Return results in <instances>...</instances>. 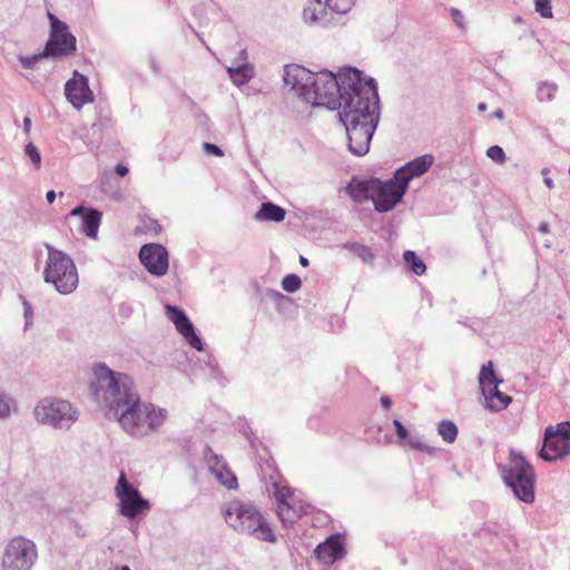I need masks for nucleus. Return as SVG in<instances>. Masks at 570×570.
I'll return each instance as SVG.
<instances>
[{"label": "nucleus", "mask_w": 570, "mask_h": 570, "mask_svg": "<svg viewBox=\"0 0 570 570\" xmlns=\"http://www.w3.org/2000/svg\"><path fill=\"white\" fill-rule=\"evenodd\" d=\"M90 393L105 409L108 419L116 420L130 435L141 438L157 431L167 419V410L141 403L132 379L109 368L105 363L92 367Z\"/></svg>", "instance_id": "1"}, {"label": "nucleus", "mask_w": 570, "mask_h": 570, "mask_svg": "<svg viewBox=\"0 0 570 570\" xmlns=\"http://www.w3.org/2000/svg\"><path fill=\"white\" fill-rule=\"evenodd\" d=\"M370 78L358 68L351 66L342 67L337 73L323 69L307 75L299 96L313 106L341 111L345 102H354L364 88L371 85Z\"/></svg>", "instance_id": "2"}, {"label": "nucleus", "mask_w": 570, "mask_h": 570, "mask_svg": "<svg viewBox=\"0 0 570 570\" xmlns=\"http://www.w3.org/2000/svg\"><path fill=\"white\" fill-rule=\"evenodd\" d=\"M370 83L354 102H345L337 112L346 131L348 151L357 157L368 153L381 116L377 82L370 78Z\"/></svg>", "instance_id": "3"}, {"label": "nucleus", "mask_w": 570, "mask_h": 570, "mask_svg": "<svg viewBox=\"0 0 570 570\" xmlns=\"http://www.w3.org/2000/svg\"><path fill=\"white\" fill-rule=\"evenodd\" d=\"M225 522L238 533L254 535L256 539L274 543L276 535L271 524L258 509L246 501L234 499L226 503Z\"/></svg>", "instance_id": "4"}, {"label": "nucleus", "mask_w": 570, "mask_h": 570, "mask_svg": "<svg viewBox=\"0 0 570 570\" xmlns=\"http://www.w3.org/2000/svg\"><path fill=\"white\" fill-rule=\"evenodd\" d=\"M43 246L47 249L42 273L45 283L53 285L61 295L73 293L79 284V275L73 259L50 243H45Z\"/></svg>", "instance_id": "5"}, {"label": "nucleus", "mask_w": 570, "mask_h": 570, "mask_svg": "<svg viewBox=\"0 0 570 570\" xmlns=\"http://www.w3.org/2000/svg\"><path fill=\"white\" fill-rule=\"evenodd\" d=\"M276 500V514L285 527L294 525L308 513L309 504L296 494L286 480L278 478L272 483Z\"/></svg>", "instance_id": "6"}, {"label": "nucleus", "mask_w": 570, "mask_h": 570, "mask_svg": "<svg viewBox=\"0 0 570 570\" xmlns=\"http://www.w3.org/2000/svg\"><path fill=\"white\" fill-rule=\"evenodd\" d=\"M38 422L55 429L68 430L79 419V411L69 401L61 399H43L33 410Z\"/></svg>", "instance_id": "7"}, {"label": "nucleus", "mask_w": 570, "mask_h": 570, "mask_svg": "<svg viewBox=\"0 0 570 570\" xmlns=\"http://www.w3.org/2000/svg\"><path fill=\"white\" fill-rule=\"evenodd\" d=\"M570 454V421L546 428L539 456L551 462L563 460Z\"/></svg>", "instance_id": "8"}, {"label": "nucleus", "mask_w": 570, "mask_h": 570, "mask_svg": "<svg viewBox=\"0 0 570 570\" xmlns=\"http://www.w3.org/2000/svg\"><path fill=\"white\" fill-rule=\"evenodd\" d=\"M50 36L43 50L50 58H62L76 51V37L69 31L66 22L61 21L53 13L49 12Z\"/></svg>", "instance_id": "9"}, {"label": "nucleus", "mask_w": 570, "mask_h": 570, "mask_svg": "<svg viewBox=\"0 0 570 570\" xmlns=\"http://www.w3.org/2000/svg\"><path fill=\"white\" fill-rule=\"evenodd\" d=\"M36 559L37 549L32 541L22 537L13 538L3 556V570H30Z\"/></svg>", "instance_id": "10"}, {"label": "nucleus", "mask_w": 570, "mask_h": 570, "mask_svg": "<svg viewBox=\"0 0 570 570\" xmlns=\"http://www.w3.org/2000/svg\"><path fill=\"white\" fill-rule=\"evenodd\" d=\"M373 183L375 186L372 202L377 213H387L394 209L407 191L406 186L394 174L391 179L384 181L376 178Z\"/></svg>", "instance_id": "11"}, {"label": "nucleus", "mask_w": 570, "mask_h": 570, "mask_svg": "<svg viewBox=\"0 0 570 570\" xmlns=\"http://www.w3.org/2000/svg\"><path fill=\"white\" fill-rule=\"evenodd\" d=\"M115 492L116 497L119 499V512L124 517L134 519L149 511V502L128 482L124 472H120Z\"/></svg>", "instance_id": "12"}, {"label": "nucleus", "mask_w": 570, "mask_h": 570, "mask_svg": "<svg viewBox=\"0 0 570 570\" xmlns=\"http://www.w3.org/2000/svg\"><path fill=\"white\" fill-rule=\"evenodd\" d=\"M504 482L513 490L514 494L523 502L534 500V473L532 465H510L503 470Z\"/></svg>", "instance_id": "13"}, {"label": "nucleus", "mask_w": 570, "mask_h": 570, "mask_svg": "<svg viewBox=\"0 0 570 570\" xmlns=\"http://www.w3.org/2000/svg\"><path fill=\"white\" fill-rule=\"evenodd\" d=\"M167 317L174 323L178 333L184 337L188 345L199 352L204 351L205 343L197 334L194 324L186 312L176 306L167 304L165 306Z\"/></svg>", "instance_id": "14"}, {"label": "nucleus", "mask_w": 570, "mask_h": 570, "mask_svg": "<svg viewBox=\"0 0 570 570\" xmlns=\"http://www.w3.org/2000/svg\"><path fill=\"white\" fill-rule=\"evenodd\" d=\"M139 261L154 276L160 277L167 274L169 261L167 248L157 243L145 244L139 249Z\"/></svg>", "instance_id": "15"}, {"label": "nucleus", "mask_w": 570, "mask_h": 570, "mask_svg": "<svg viewBox=\"0 0 570 570\" xmlns=\"http://www.w3.org/2000/svg\"><path fill=\"white\" fill-rule=\"evenodd\" d=\"M65 95L68 101L76 108L81 109L83 105L92 101L94 94L89 88L88 78L77 70L73 77L65 85Z\"/></svg>", "instance_id": "16"}, {"label": "nucleus", "mask_w": 570, "mask_h": 570, "mask_svg": "<svg viewBox=\"0 0 570 570\" xmlns=\"http://www.w3.org/2000/svg\"><path fill=\"white\" fill-rule=\"evenodd\" d=\"M345 544L346 538L344 534H332L315 548V558L324 564H333L345 556Z\"/></svg>", "instance_id": "17"}, {"label": "nucleus", "mask_w": 570, "mask_h": 570, "mask_svg": "<svg viewBox=\"0 0 570 570\" xmlns=\"http://www.w3.org/2000/svg\"><path fill=\"white\" fill-rule=\"evenodd\" d=\"M433 161L434 157L430 154L419 156L396 169L394 175L409 189L410 181L424 175L431 168Z\"/></svg>", "instance_id": "18"}, {"label": "nucleus", "mask_w": 570, "mask_h": 570, "mask_svg": "<svg viewBox=\"0 0 570 570\" xmlns=\"http://www.w3.org/2000/svg\"><path fill=\"white\" fill-rule=\"evenodd\" d=\"M70 215L79 216L81 218V230L87 237L91 239L97 238L102 218V213L100 210L80 205L72 208Z\"/></svg>", "instance_id": "19"}, {"label": "nucleus", "mask_w": 570, "mask_h": 570, "mask_svg": "<svg viewBox=\"0 0 570 570\" xmlns=\"http://www.w3.org/2000/svg\"><path fill=\"white\" fill-rule=\"evenodd\" d=\"M376 177L371 178H360L357 176H353L351 180L347 183L345 187L346 194L350 198L358 204H362L365 200H372L374 194V180Z\"/></svg>", "instance_id": "20"}, {"label": "nucleus", "mask_w": 570, "mask_h": 570, "mask_svg": "<svg viewBox=\"0 0 570 570\" xmlns=\"http://www.w3.org/2000/svg\"><path fill=\"white\" fill-rule=\"evenodd\" d=\"M327 8L325 0H309L303 9L304 22L309 27H328L331 21L327 19Z\"/></svg>", "instance_id": "21"}, {"label": "nucleus", "mask_w": 570, "mask_h": 570, "mask_svg": "<svg viewBox=\"0 0 570 570\" xmlns=\"http://www.w3.org/2000/svg\"><path fill=\"white\" fill-rule=\"evenodd\" d=\"M184 450L190 454L194 460L203 463H220L223 456L212 450V448L202 441L185 440Z\"/></svg>", "instance_id": "22"}, {"label": "nucleus", "mask_w": 570, "mask_h": 570, "mask_svg": "<svg viewBox=\"0 0 570 570\" xmlns=\"http://www.w3.org/2000/svg\"><path fill=\"white\" fill-rule=\"evenodd\" d=\"M226 71L232 82L238 88L248 83L255 77L254 65H252L248 61L239 62L236 66L227 67Z\"/></svg>", "instance_id": "23"}, {"label": "nucleus", "mask_w": 570, "mask_h": 570, "mask_svg": "<svg viewBox=\"0 0 570 570\" xmlns=\"http://www.w3.org/2000/svg\"><path fill=\"white\" fill-rule=\"evenodd\" d=\"M286 212L283 207L272 203L263 202L259 209L254 214L256 222L281 223L285 219Z\"/></svg>", "instance_id": "24"}, {"label": "nucleus", "mask_w": 570, "mask_h": 570, "mask_svg": "<svg viewBox=\"0 0 570 570\" xmlns=\"http://www.w3.org/2000/svg\"><path fill=\"white\" fill-rule=\"evenodd\" d=\"M498 386L499 385L487 389L484 395L487 407L492 412H500L507 409L512 402V397L501 392Z\"/></svg>", "instance_id": "25"}, {"label": "nucleus", "mask_w": 570, "mask_h": 570, "mask_svg": "<svg viewBox=\"0 0 570 570\" xmlns=\"http://www.w3.org/2000/svg\"><path fill=\"white\" fill-rule=\"evenodd\" d=\"M309 73V71L298 66H285L283 80L299 94L302 85L305 82V79Z\"/></svg>", "instance_id": "26"}, {"label": "nucleus", "mask_w": 570, "mask_h": 570, "mask_svg": "<svg viewBox=\"0 0 570 570\" xmlns=\"http://www.w3.org/2000/svg\"><path fill=\"white\" fill-rule=\"evenodd\" d=\"M209 471L225 488L236 489L238 487L235 473L227 465H210Z\"/></svg>", "instance_id": "27"}, {"label": "nucleus", "mask_w": 570, "mask_h": 570, "mask_svg": "<svg viewBox=\"0 0 570 570\" xmlns=\"http://www.w3.org/2000/svg\"><path fill=\"white\" fill-rule=\"evenodd\" d=\"M501 382L502 380L495 375L492 362L481 366L479 384L483 395H485L487 389L499 385Z\"/></svg>", "instance_id": "28"}, {"label": "nucleus", "mask_w": 570, "mask_h": 570, "mask_svg": "<svg viewBox=\"0 0 570 570\" xmlns=\"http://www.w3.org/2000/svg\"><path fill=\"white\" fill-rule=\"evenodd\" d=\"M403 261L405 268L416 276H422L426 272L424 261L414 250H405L403 253Z\"/></svg>", "instance_id": "29"}, {"label": "nucleus", "mask_w": 570, "mask_h": 570, "mask_svg": "<svg viewBox=\"0 0 570 570\" xmlns=\"http://www.w3.org/2000/svg\"><path fill=\"white\" fill-rule=\"evenodd\" d=\"M245 434L246 439L249 442L252 452L255 453L257 460L256 463H269V461L273 459L269 449L257 438H252L250 435H248L246 431Z\"/></svg>", "instance_id": "30"}, {"label": "nucleus", "mask_w": 570, "mask_h": 570, "mask_svg": "<svg viewBox=\"0 0 570 570\" xmlns=\"http://www.w3.org/2000/svg\"><path fill=\"white\" fill-rule=\"evenodd\" d=\"M438 433L446 443H453L458 438V426L451 420H442L438 424Z\"/></svg>", "instance_id": "31"}, {"label": "nucleus", "mask_w": 570, "mask_h": 570, "mask_svg": "<svg viewBox=\"0 0 570 570\" xmlns=\"http://www.w3.org/2000/svg\"><path fill=\"white\" fill-rule=\"evenodd\" d=\"M345 248L351 249L355 255H357L364 263L373 264L375 255L372 249L360 243H347L344 245Z\"/></svg>", "instance_id": "32"}, {"label": "nucleus", "mask_w": 570, "mask_h": 570, "mask_svg": "<svg viewBox=\"0 0 570 570\" xmlns=\"http://www.w3.org/2000/svg\"><path fill=\"white\" fill-rule=\"evenodd\" d=\"M557 90H558L557 83L549 82V81H542L538 85L537 98L541 102L551 101L554 98Z\"/></svg>", "instance_id": "33"}, {"label": "nucleus", "mask_w": 570, "mask_h": 570, "mask_svg": "<svg viewBox=\"0 0 570 570\" xmlns=\"http://www.w3.org/2000/svg\"><path fill=\"white\" fill-rule=\"evenodd\" d=\"M356 0H325L326 6L333 12L345 14L351 11Z\"/></svg>", "instance_id": "34"}, {"label": "nucleus", "mask_w": 570, "mask_h": 570, "mask_svg": "<svg viewBox=\"0 0 570 570\" xmlns=\"http://www.w3.org/2000/svg\"><path fill=\"white\" fill-rule=\"evenodd\" d=\"M301 286L302 281L296 274H287L282 279V288L288 294L297 292Z\"/></svg>", "instance_id": "35"}, {"label": "nucleus", "mask_w": 570, "mask_h": 570, "mask_svg": "<svg viewBox=\"0 0 570 570\" xmlns=\"http://www.w3.org/2000/svg\"><path fill=\"white\" fill-rule=\"evenodd\" d=\"M16 402L14 400L6 394L0 393V419L6 420L11 415V411L14 409Z\"/></svg>", "instance_id": "36"}, {"label": "nucleus", "mask_w": 570, "mask_h": 570, "mask_svg": "<svg viewBox=\"0 0 570 570\" xmlns=\"http://www.w3.org/2000/svg\"><path fill=\"white\" fill-rule=\"evenodd\" d=\"M45 58H50L48 55H46L45 50H42L39 53H35L32 56H23V55L18 56V60L21 62L22 67L26 69H35L37 62H39L40 60H42Z\"/></svg>", "instance_id": "37"}, {"label": "nucleus", "mask_w": 570, "mask_h": 570, "mask_svg": "<svg viewBox=\"0 0 570 570\" xmlns=\"http://www.w3.org/2000/svg\"><path fill=\"white\" fill-rule=\"evenodd\" d=\"M407 444L413 450H417L420 452H425V453H430V454L441 451V450L436 449L435 446H432V445L423 442L417 435H413V436L409 438Z\"/></svg>", "instance_id": "38"}, {"label": "nucleus", "mask_w": 570, "mask_h": 570, "mask_svg": "<svg viewBox=\"0 0 570 570\" xmlns=\"http://www.w3.org/2000/svg\"><path fill=\"white\" fill-rule=\"evenodd\" d=\"M24 154L30 159V161L32 163V165L36 168L40 167V165H41V155H40L39 149L37 148V146L35 144L28 142L26 145V147H24Z\"/></svg>", "instance_id": "39"}, {"label": "nucleus", "mask_w": 570, "mask_h": 570, "mask_svg": "<svg viewBox=\"0 0 570 570\" xmlns=\"http://www.w3.org/2000/svg\"><path fill=\"white\" fill-rule=\"evenodd\" d=\"M534 9L542 18H552L551 0H534Z\"/></svg>", "instance_id": "40"}, {"label": "nucleus", "mask_w": 570, "mask_h": 570, "mask_svg": "<svg viewBox=\"0 0 570 570\" xmlns=\"http://www.w3.org/2000/svg\"><path fill=\"white\" fill-rule=\"evenodd\" d=\"M19 298L21 299V303L23 306L24 330H28L32 325L33 309H32L31 304L28 302V299L23 295L20 294Z\"/></svg>", "instance_id": "41"}, {"label": "nucleus", "mask_w": 570, "mask_h": 570, "mask_svg": "<svg viewBox=\"0 0 570 570\" xmlns=\"http://www.w3.org/2000/svg\"><path fill=\"white\" fill-rule=\"evenodd\" d=\"M142 226L147 233H150L153 236H157L161 233V225L159 222L151 217H145L141 219Z\"/></svg>", "instance_id": "42"}, {"label": "nucleus", "mask_w": 570, "mask_h": 570, "mask_svg": "<svg viewBox=\"0 0 570 570\" xmlns=\"http://www.w3.org/2000/svg\"><path fill=\"white\" fill-rule=\"evenodd\" d=\"M393 425L395 428V435H396L399 442L407 444L409 438H411L413 435L409 433L407 429L404 426V424L400 420L395 419L393 421Z\"/></svg>", "instance_id": "43"}, {"label": "nucleus", "mask_w": 570, "mask_h": 570, "mask_svg": "<svg viewBox=\"0 0 570 570\" xmlns=\"http://www.w3.org/2000/svg\"><path fill=\"white\" fill-rule=\"evenodd\" d=\"M487 156L498 164H502L505 160V153L502 147L494 145L488 148Z\"/></svg>", "instance_id": "44"}, {"label": "nucleus", "mask_w": 570, "mask_h": 570, "mask_svg": "<svg viewBox=\"0 0 570 570\" xmlns=\"http://www.w3.org/2000/svg\"><path fill=\"white\" fill-rule=\"evenodd\" d=\"M203 149L208 155H213V156H216V157L224 156L223 149L219 146H217L215 144H212V142H204L203 144Z\"/></svg>", "instance_id": "45"}, {"label": "nucleus", "mask_w": 570, "mask_h": 570, "mask_svg": "<svg viewBox=\"0 0 570 570\" xmlns=\"http://www.w3.org/2000/svg\"><path fill=\"white\" fill-rule=\"evenodd\" d=\"M450 14H451L454 23L459 28H462L464 26V16H463L461 10H459L458 8H451L450 9Z\"/></svg>", "instance_id": "46"}, {"label": "nucleus", "mask_w": 570, "mask_h": 570, "mask_svg": "<svg viewBox=\"0 0 570 570\" xmlns=\"http://www.w3.org/2000/svg\"><path fill=\"white\" fill-rule=\"evenodd\" d=\"M509 453H510V463H528V461L525 460V458L523 456V454L521 452L510 449Z\"/></svg>", "instance_id": "47"}, {"label": "nucleus", "mask_w": 570, "mask_h": 570, "mask_svg": "<svg viewBox=\"0 0 570 570\" xmlns=\"http://www.w3.org/2000/svg\"><path fill=\"white\" fill-rule=\"evenodd\" d=\"M110 179H111V174L104 173L100 176V178H99V186H100V190L102 193H108L109 191V189L107 188V185H108Z\"/></svg>", "instance_id": "48"}, {"label": "nucleus", "mask_w": 570, "mask_h": 570, "mask_svg": "<svg viewBox=\"0 0 570 570\" xmlns=\"http://www.w3.org/2000/svg\"><path fill=\"white\" fill-rule=\"evenodd\" d=\"M148 66L155 75L160 73V66L158 65L155 56H153V55L148 56Z\"/></svg>", "instance_id": "49"}, {"label": "nucleus", "mask_w": 570, "mask_h": 570, "mask_svg": "<svg viewBox=\"0 0 570 570\" xmlns=\"http://www.w3.org/2000/svg\"><path fill=\"white\" fill-rule=\"evenodd\" d=\"M238 430L246 436L245 434V431L247 432L248 435H250L252 438H256L250 429V426L248 425V423L244 420V421H240L238 423Z\"/></svg>", "instance_id": "50"}, {"label": "nucleus", "mask_w": 570, "mask_h": 570, "mask_svg": "<svg viewBox=\"0 0 570 570\" xmlns=\"http://www.w3.org/2000/svg\"><path fill=\"white\" fill-rule=\"evenodd\" d=\"M115 173L120 177H125L129 173V168L124 164H117L115 167Z\"/></svg>", "instance_id": "51"}, {"label": "nucleus", "mask_w": 570, "mask_h": 570, "mask_svg": "<svg viewBox=\"0 0 570 570\" xmlns=\"http://www.w3.org/2000/svg\"><path fill=\"white\" fill-rule=\"evenodd\" d=\"M383 409L389 410L392 406V399L389 395H382L380 399Z\"/></svg>", "instance_id": "52"}, {"label": "nucleus", "mask_w": 570, "mask_h": 570, "mask_svg": "<svg viewBox=\"0 0 570 570\" xmlns=\"http://www.w3.org/2000/svg\"><path fill=\"white\" fill-rule=\"evenodd\" d=\"M31 130V119L29 117L23 118V131L29 134Z\"/></svg>", "instance_id": "53"}, {"label": "nucleus", "mask_w": 570, "mask_h": 570, "mask_svg": "<svg viewBox=\"0 0 570 570\" xmlns=\"http://www.w3.org/2000/svg\"><path fill=\"white\" fill-rule=\"evenodd\" d=\"M539 233L548 234L549 233V224L547 222H541L538 227Z\"/></svg>", "instance_id": "54"}, {"label": "nucleus", "mask_w": 570, "mask_h": 570, "mask_svg": "<svg viewBox=\"0 0 570 570\" xmlns=\"http://www.w3.org/2000/svg\"><path fill=\"white\" fill-rule=\"evenodd\" d=\"M56 191L55 190H48L46 194V199L49 204H52L56 199Z\"/></svg>", "instance_id": "55"}, {"label": "nucleus", "mask_w": 570, "mask_h": 570, "mask_svg": "<svg viewBox=\"0 0 570 570\" xmlns=\"http://www.w3.org/2000/svg\"><path fill=\"white\" fill-rule=\"evenodd\" d=\"M206 364L212 368L213 373L216 371L217 363L212 356H208V361L206 362Z\"/></svg>", "instance_id": "56"}, {"label": "nucleus", "mask_w": 570, "mask_h": 570, "mask_svg": "<svg viewBox=\"0 0 570 570\" xmlns=\"http://www.w3.org/2000/svg\"><path fill=\"white\" fill-rule=\"evenodd\" d=\"M238 60L242 61V62H245L247 61V50L246 49H242L238 53Z\"/></svg>", "instance_id": "57"}, {"label": "nucleus", "mask_w": 570, "mask_h": 570, "mask_svg": "<svg viewBox=\"0 0 570 570\" xmlns=\"http://www.w3.org/2000/svg\"><path fill=\"white\" fill-rule=\"evenodd\" d=\"M492 117L502 120L504 118V112L502 109H497L493 111Z\"/></svg>", "instance_id": "58"}, {"label": "nucleus", "mask_w": 570, "mask_h": 570, "mask_svg": "<svg viewBox=\"0 0 570 570\" xmlns=\"http://www.w3.org/2000/svg\"><path fill=\"white\" fill-rule=\"evenodd\" d=\"M543 183L549 189H552L554 187L553 180L549 177H544Z\"/></svg>", "instance_id": "59"}, {"label": "nucleus", "mask_w": 570, "mask_h": 570, "mask_svg": "<svg viewBox=\"0 0 570 570\" xmlns=\"http://www.w3.org/2000/svg\"><path fill=\"white\" fill-rule=\"evenodd\" d=\"M299 264H301L303 267H307V266L309 265V261H308L305 256L301 255V256H299Z\"/></svg>", "instance_id": "60"}, {"label": "nucleus", "mask_w": 570, "mask_h": 570, "mask_svg": "<svg viewBox=\"0 0 570 570\" xmlns=\"http://www.w3.org/2000/svg\"><path fill=\"white\" fill-rule=\"evenodd\" d=\"M487 108H488V106H487V104H485V102H479V105H478V110H479L480 112L485 111V110H487Z\"/></svg>", "instance_id": "61"}, {"label": "nucleus", "mask_w": 570, "mask_h": 570, "mask_svg": "<svg viewBox=\"0 0 570 570\" xmlns=\"http://www.w3.org/2000/svg\"><path fill=\"white\" fill-rule=\"evenodd\" d=\"M115 570H130V568L128 566H121V567L115 568Z\"/></svg>", "instance_id": "62"}, {"label": "nucleus", "mask_w": 570, "mask_h": 570, "mask_svg": "<svg viewBox=\"0 0 570 570\" xmlns=\"http://www.w3.org/2000/svg\"><path fill=\"white\" fill-rule=\"evenodd\" d=\"M274 295L277 296V297H284V295L282 293H279V292H275Z\"/></svg>", "instance_id": "63"}, {"label": "nucleus", "mask_w": 570, "mask_h": 570, "mask_svg": "<svg viewBox=\"0 0 570 570\" xmlns=\"http://www.w3.org/2000/svg\"><path fill=\"white\" fill-rule=\"evenodd\" d=\"M547 173H548V169H547V168H544V169L542 170V175H547Z\"/></svg>", "instance_id": "64"}]
</instances>
